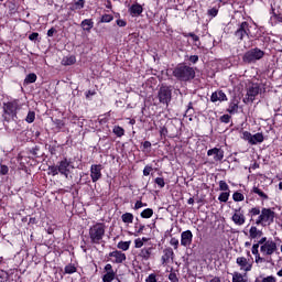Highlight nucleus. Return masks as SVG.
I'll list each match as a JSON object with an SVG mask.
<instances>
[{
	"label": "nucleus",
	"mask_w": 282,
	"mask_h": 282,
	"mask_svg": "<svg viewBox=\"0 0 282 282\" xmlns=\"http://www.w3.org/2000/svg\"><path fill=\"white\" fill-rule=\"evenodd\" d=\"M258 246H260L262 257H272V254L276 252V242L272 239H268L267 237L260 238Z\"/></svg>",
	"instance_id": "1"
},
{
	"label": "nucleus",
	"mask_w": 282,
	"mask_h": 282,
	"mask_svg": "<svg viewBox=\"0 0 282 282\" xmlns=\"http://www.w3.org/2000/svg\"><path fill=\"white\" fill-rule=\"evenodd\" d=\"M173 76L178 80H191V78H195V70L193 67L181 65L173 70Z\"/></svg>",
	"instance_id": "2"
},
{
	"label": "nucleus",
	"mask_w": 282,
	"mask_h": 282,
	"mask_svg": "<svg viewBox=\"0 0 282 282\" xmlns=\"http://www.w3.org/2000/svg\"><path fill=\"white\" fill-rule=\"evenodd\" d=\"M105 224L97 223L89 229V237L93 243H100L105 237Z\"/></svg>",
	"instance_id": "3"
},
{
	"label": "nucleus",
	"mask_w": 282,
	"mask_h": 282,
	"mask_svg": "<svg viewBox=\"0 0 282 282\" xmlns=\"http://www.w3.org/2000/svg\"><path fill=\"white\" fill-rule=\"evenodd\" d=\"M259 94H265V87L259 84H251L247 88L246 98L243 99L245 102H254V99Z\"/></svg>",
	"instance_id": "4"
},
{
	"label": "nucleus",
	"mask_w": 282,
	"mask_h": 282,
	"mask_svg": "<svg viewBox=\"0 0 282 282\" xmlns=\"http://www.w3.org/2000/svg\"><path fill=\"white\" fill-rule=\"evenodd\" d=\"M265 56V53L260 48H251L245 53L242 56L243 63H257V61H261V58Z\"/></svg>",
	"instance_id": "5"
},
{
	"label": "nucleus",
	"mask_w": 282,
	"mask_h": 282,
	"mask_svg": "<svg viewBox=\"0 0 282 282\" xmlns=\"http://www.w3.org/2000/svg\"><path fill=\"white\" fill-rule=\"evenodd\" d=\"M272 221H274V212L270 208H262L256 224L257 226H263V224H272Z\"/></svg>",
	"instance_id": "6"
},
{
	"label": "nucleus",
	"mask_w": 282,
	"mask_h": 282,
	"mask_svg": "<svg viewBox=\"0 0 282 282\" xmlns=\"http://www.w3.org/2000/svg\"><path fill=\"white\" fill-rule=\"evenodd\" d=\"M242 140H246L250 144L254 145V144H261V142H263L264 138H263V133H261V132L252 134L248 131H245V132H242Z\"/></svg>",
	"instance_id": "7"
},
{
	"label": "nucleus",
	"mask_w": 282,
	"mask_h": 282,
	"mask_svg": "<svg viewBox=\"0 0 282 282\" xmlns=\"http://www.w3.org/2000/svg\"><path fill=\"white\" fill-rule=\"evenodd\" d=\"M58 171L61 175H64L66 178L69 177V173L74 171V165L72 164V161H67V159L62 160L58 163Z\"/></svg>",
	"instance_id": "8"
},
{
	"label": "nucleus",
	"mask_w": 282,
	"mask_h": 282,
	"mask_svg": "<svg viewBox=\"0 0 282 282\" xmlns=\"http://www.w3.org/2000/svg\"><path fill=\"white\" fill-rule=\"evenodd\" d=\"M249 34H250V24H248V22H242L237 29V31L235 32V36L239 41H243V37L248 36Z\"/></svg>",
	"instance_id": "9"
},
{
	"label": "nucleus",
	"mask_w": 282,
	"mask_h": 282,
	"mask_svg": "<svg viewBox=\"0 0 282 282\" xmlns=\"http://www.w3.org/2000/svg\"><path fill=\"white\" fill-rule=\"evenodd\" d=\"M159 100L163 105H169L171 102V88L162 86L159 90Z\"/></svg>",
	"instance_id": "10"
},
{
	"label": "nucleus",
	"mask_w": 282,
	"mask_h": 282,
	"mask_svg": "<svg viewBox=\"0 0 282 282\" xmlns=\"http://www.w3.org/2000/svg\"><path fill=\"white\" fill-rule=\"evenodd\" d=\"M3 111L4 113H8V116H17V111H19V101L4 104Z\"/></svg>",
	"instance_id": "11"
},
{
	"label": "nucleus",
	"mask_w": 282,
	"mask_h": 282,
	"mask_svg": "<svg viewBox=\"0 0 282 282\" xmlns=\"http://www.w3.org/2000/svg\"><path fill=\"white\" fill-rule=\"evenodd\" d=\"M193 243V231L186 230L181 234V246H184V248H188Z\"/></svg>",
	"instance_id": "12"
},
{
	"label": "nucleus",
	"mask_w": 282,
	"mask_h": 282,
	"mask_svg": "<svg viewBox=\"0 0 282 282\" xmlns=\"http://www.w3.org/2000/svg\"><path fill=\"white\" fill-rule=\"evenodd\" d=\"M231 220L234 224H236V226H243V224H246V216L241 209H235Z\"/></svg>",
	"instance_id": "13"
},
{
	"label": "nucleus",
	"mask_w": 282,
	"mask_h": 282,
	"mask_svg": "<svg viewBox=\"0 0 282 282\" xmlns=\"http://www.w3.org/2000/svg\"><path fill=\"white\" fill-rule=\"evenodd\" d=\"M104 270L106 272L102 276L104 282H111L116 279V273L113 272V267L111 264H106Z\"/></svg>",
	"instance_id": "14"
},
{
	"label": "nucleus",
	"mask_w": 282,
	"mask_h": 282,
	"mask_svg": "<svg viewBox=\"0 0 282 282\" xmlns=\"http://www.w3.org/2000/svg\"><path fill=\"white\" fill-rule=\"evenodd\" d=\"M102 165H91L90 167V177L93 182H98L102 177Z\"/></svg>",
	"instance_id": "15"
},
{
	"label": "nucleus",
	"mask_w": 282,
	"mask_h": 282,
	"mask_svg": "<svg viewBox=\"0 0 282 282\" xmlns=\"http://www.w3.org/2000/svg\"><path fill=\"white\" fill-rule=\"evenodd\" d=\"M207 155H214L215 162H221L224 160V150L214 148L207 151Z\"/></svg>",
	"instance_id": "16"
},
{
	"label": "nucleus",
	"mask_w": 282,
	"mask_h": 282,
	"mask_svg": "<svg viewBox=\"0 0 282 282\" xmlns=\"http://www.w3.org/2000/svg\"><path fill=\"white\" fill-rule=\"evenodd\" d=\"M236 263L241 268V270H245V272H250V270H252V264H250L248 259L245 257L237 258Z\"/></svg>",
	"instance_id": "17"
},
{
	"label": "nucleus",
	"mask_w": 282,
	"mask_h": 282,
	"mask_svg": "<svg viewBox=\"0 0 282 282\" xmlns=\"http://www.w3.org/2000/svg\"><path fill=\"white\" fill-rule=\"evenodd\" d=\"M109 257H112V259H115V263H124V261H127V254L122 253V251H112L109 253Z\"/></svg>",
	"instance_id": "18"
},
{
	"label": "nucleus",
	"mask_w": 282,
	"mask_h": 282,
	"mask_svg": "<svg viewBox=\"0 0 282 282\" xmlns=\"http://www.w3.org/2000/svg\"><path fill=\"white\" fill-rule=\"evenodd\" d=\"M249 238L251 239H262L263 238V231L256 226H251L249 229Z\"/></svg>",
	"instance_id": "19"
},
{
	"label": "nucleus",
	"mask_w": 282,
	"mask_h": 282,
	"mask_svg": "<svg viewBox=\"0 0 282 282\" xmlns=\"http://www.w3.org/2000/svg\"><path fill=\"white\" fill-rule=\"evenodd\" d=\"M259 248H261L259 242L252 245L251 252L256 257V263H263V261H265V259L261 258V253H259Z\"/></svg>",
	"instance_id": "20"
},
{
	"label": "nucleus",
	"mask_w": 282,
	"mask_h": 282,
	"mask_svg": "<svg viewBox=\"0 0 282 282\" xmlns=\"http://www.w3.org/2000/svg\"><path fill=\"white\" fill-rule=\"evenodd\" d=\"M224 100H228L224 91L219 90V91L213 93L212 102H217V101L224 102Z\"/></svg>",
	"instance_id": "21"
},
{
	"label": "nucleus",
	"mask_w": 282,
	"mask_h": 282,
	"mask_svg": "<svg viewBox=\"0 0 282 282\" xmlns=\"http://www.w3.org/2000/svg\"><path fill=\"white\" fill-rule=\"evenodd\" d=\"M151 254H153V246L144 247L140 252V257L145 261L151 259Z\"/></svg>",
	"instance_id": "22"
},
{
	"label": "nucleus",
	"mask_w": 282,
	"mask_h": 282,
	"mask_svg": "<svg viewBox=\"0 0 282 282\" xmlns=\"http://www.w3.org/2000/svg\"><path fill=\"white\" fill-rule=\"evenodd\" d=\"M129 12L131 17H140V14L143 12V9L140 4L137 3L130 7Z\"/></svg>",
	"instance_id": "23"
},
{
	"label": "nucleus",
	"mask_w": 282,
	"mask_h": 282,
	"mask_svg": "<svg viewBox=\"0 0 282 282\" xmlns=\"http://www.w3.org/2000/svg\"><path fill=\"white\" fill-rule=\"evenodd\" d=\"M164 254L162 256V261L163 263H169V261H171V259H173V249L169 248V249H165L164 251Z\"/></svg>",
	"instance_id": "24"
},
{
	"label": "nucleus",
	"mask_w": 282,
	"mask_h": 282,
	"mask_svg": "<svg viewBox=\"0 0 282 282\" xmlns=\"http://www.w3.org/2000/svg\"><path fill=\"white\" fill-rule=\"evenodd\" d=\"M232 282H248V276H246L239 272H235L232 274Z\"/></svg>",
	"instance_id": "25"
},
{
	"label": "nucleus",
	"mask_w": 282,
	"mask_h": 282,
	"mask_svg": "<svg viewBox=\"0 0 282 282\" xmlns=\"http://www.w3.org/2000/svg\"><path fill=\"white\" fill-rule=\"evenodd\" d=\"M82 28L83 30H85L86 32H90L91 28H94V21L86 19L82 22Z\"/></svg>",
	"instance_id": "26"
},
{
	"label": "nucleus",
	"mask_w": 282,
	"mask_h": 282,
	"mask_svg": "<svg viewBox=\"0 0 282 282\" xmlns=\"http://www.w3.org/2000/svg\"><path fill=\"white\" fill-rule=\"evenodd\" d=\"M123 224H133V214L126 213L121 216Z\"/></svg>",
	"instance_id": "27"
},
{
	"label": "nucleus",
	"mask_w": 282,
	"mask_h": 282,
	"mask_svg": "<svg viewBox=\"0 0 282 282\" xmlns=\"http://www.w3.org/2000/svg\"><path fill=\"white\" fill-rule=\"evenodd\" d=\"M32 83H36V74L34 73L29 74L24 79L25 85H32Z\"/></svg>",
	"instance_id": "28"
},
{
	"label": "nucleus",
	"mask_w": 282,
	"mask_h": 282,
	"mask_svg": "<svg viewBox=\"0 0 282 282\" xmlns=\"http://www.w3.org/2000/svg\"><path fill=\"white\" fill-rule=\"evenodd\" d=\"M74 63H76L75 56H68L62 59V65H74Z\"/></svg>",
	"instance_id": "29"
},
{
	"label": "nucleus",
	"mask_w": 282,
	"mask_h": 282,
	"mask_svg": "<svg viewBox=\"0 0 282 282\" xmlns=\"http://www.w3.org/2000/svg\"><path fill=\"white\" fill-rule=\"evenodd\" d=\"M141 217L143 219H151V217H153V209L151 208H147L141 213Z\"/></svg>",
	"instance_id": "30"
},
{
	"label": "nucleus",
	"mask_w": 282,
	"mask_h": 282,
	"mask_svg": "<svg viewBox=\"0 0 282 282\" xmlns=\"http://www.w3.org/2000/svg\"><path fill=\"white\" fill-rule=\"evenodd\" d=\"M131 246V241H120L118 245H117V248H119V250H129V247Z\"/></svg>",
	"instance_id": "31"
},
{
	"label": "nucleus",
	"mask_w": 282,
	"mask_h": 282,
	"mask_svg": "<svg viewBox=\"0 0 282 282\" xmlns=\"http://www.w3.org/2000/svg\"><path fill=\"white\" fill-rule=\"evenodd\" d=\"M112 132L115 133V135H117L118 138H122V135H124V129L122 127L116 126L112 130Z\"/></svg>",
	"instance_id": "32"
},
{
	"label": "nucleus",
	"mask_w": 282,
	"mask_h": 282,
	"mask_svg": "<svg viewBox=\"0 0 282 282\" xmlns=\"http://www.w3.org/2000/svg\"><path fill=\"white\" fill-rule=\"evenodd\" d=\"M36 119V113L34 111H29L25 120L29 124H32V122H34V120Z\"/></svg>",
	"instance_id": "33"
},
{
	"label": "nucleus",
	"mask_w": 282,
	"mask_h": 282,
	"mask_svg": "<svg viewBox=\"0 0 282 282\" xmlns=\"http://www.w3.org/2000/svg\"><path fill=\"white\" fill-rule=\"evenodd\" d=\"M253 193H256V195H259V197H261L262 199H268V196L265 195V193H263V191H261L259 187H253Z\"/></svg>",
	"instance_id": "34"
},
{
	"label": "nucleus",
	"mask_w": 282,
	"mask_h": 282,
	"mask_svg": "<svg viewBox=\"0 0 282 282\" xmlns=\"http://www.w3.org/2000/svg\"><path fill=\"white\" fill-rule=\"evenodd\" d=\"M113 21V15L105 14L101 17V23H111Z\"/></svg>",
	"instance_id": "35"
},
{
	"label": "nucleus",
	"mask_w": 282,
	"mask_h": 282,
	"mask_svg": "<svg viewBox=\"0 0 282 282\" xmlns=\"http://www.w3.org/2000/svg\"><path fill=\"white\" fill-rule=\"evenodd\" d=\"M228 197H230V193H228V192H223L220 195H219V197H218V199H219V202H228Z\"/></svg>",
	"instance_id": "36"
},
{
	"label": "nucleus",
	"mask_w": 282,
	"mask_h": 282,
	"mask_svg": "<svg viewBox=\"0 0 282 282\" xmlns=\"http://www.w3.org/2000/svg\"><path fill=\"white\" fill-rule=\"evenodd\" d=\"M232 197H234V202H243L245 199L243 194L238 192L234 193Z\"/></svg>",
	"instance_id": "37"
},
{
	"label": "nucleus",
	"mask_w": 282,
	"mask_h": 282,
	"mask_svg": "<svg viewBox=\"0 0 282 282\" xmlns=\"http://www.w3.org/2000/svg\"><path fill=\"white\" fill-rule=\"evenodd\" d=\"M239 109V106L237 104H230L228 108L229 113H235Z\"/></svg>",
	"instance_id": "38"
},
{
	"label": "nucleus",
	"mask_w": 282,
	"mask_h": 282,
	"mask_svg": "<svg viewBox=\"0 0 282 282\" xmlns=\"http://www.w3.org/2000/svg\"><path fill=\"white\" fill-rule=\"evenodd\" d=\"M9 171H10V169L8 167V165H3V164L0 165V174L1 175H8Z\"/></svg>",
	"instance_id": "39"
},
{
	"label": "nucleus",
	"mask_w": 282,
	"mask_h": 282,
	"mask_svg": "<svg viewBox=\"0 0 282 282\" xmlns=\"http://www.w3.org/2000/svg\"><path fill=\"white\" fill-rule=\"evenodd\" d=\"M48 171H50V173H51V175H58V173H61L59 171H58V165L57 166H50L48 167Z\"/></svg>",
	"instance_id": "40"
},
{
	"label": "nucleus",
	"mask_w": 282,
	"mask_h": 282,
	"mask_svg": "<svg viewBox=\"0 0 282 282\" xmlns=\"http://www.w3.org/2000/svg\"><path fill=\"white\" fill-rule=\"evenodd\" d=\"M219 188L220 191H229L228 183H226V181H220Z\"/></svg>",
	"instance_id": "41"
},
{
	"label": "nucleus",
	"mask_w": 282,
	"mask_h": 282,
	"mask_svg": "<svg viewBox=\"0 0 282 282\" xmlns=\"http://www.w3.org/2000/svg\"><path fill=\"white\" fill-rule=\"evenodd\" d=\"M155 184H158V186H160V188H164V185H165L164 178H162V177H156V178H155Z\"/></svg>",
	"instance_id": "42"
},
{
	"label": "nucleus",
	"mask_w": 282,
	"mask_h": 282,
	"mask_svg": "<svg viewBox=\"0 0 282 282\" xmlns=\"http://www.w3.org/2000/svg\"><path fill=\"white\" fill-rule=\"evenodd\" d=\"M74 272H76V268L73 265H68L65 268V273L66 274H74Z\"/></svg>",
	"instance_id": "43"
},
{
	"label": "nucleus",
	"mask_w": 282,
	"mask_h": 282,
	"mask_svg": "<svg viewBox=\"0 0 282 282\" xmlns=\"http://www.w3.org/2000/svg\"><path fill=\"white\" fill-rule=\"evenodd\" d=\"M170 243L175 248V250H177V246H180V240H177L176 238H172L170 240Z\"/></svg>",
	"instance_id": "44"
},
{
	"label": "nucleus",
	"mask_w": 282,
	"mask_h": 282,
	"mask_svg": "<svg viewBox=\"0 0 282 282\" xmlns=\"http://www.w3.org/2000/svg\"><path fill=\"white\" fill-rule=\"evenodd\" d=\"M142 246H144V242L141 240V238L134 240L135 248H142Z\"/></svg>",
	"instance_id": "45"
},
{
	"label": "nucleus",
	"mask_w": 282,
	"mask_h": 282,
	"mask_svg": "<svg viewBox=\"0 0 282 282\" xmlns=\"http://www.w3.org/2000/svg\"><path fill=\"white\" fill-rule=\"evenodd\" d=\"M151 171H153V167L147 165L143 170V175L149 176L151 175Z\"/></svg>",
	"instance_id": "46"
},
{
	"label": "nucleus",
	"mask_w": 282,
	"mask_h": 282,
	"mask_svg": "<svg viewBox=\"0 0 282 282\" xmlns=\"http://www.w3.org/2000/svg\"><path fill=\"white\" fill-rule=\"evenodd\" d=\"M220 121L225 122V124H228V122H230V116L229 115L221 116Z\"/></svg>",
	"instance_id": "47"
},
{
	"label": "nucleus",
	"mask_w": 282,
	"mask_h": 282,
	"mask_svg": "<svg viewBox=\"0 0 282 282\" xmlns=\"http://www.w3.org/2000/svg\"><path fill=\"white\" fill-rule=\"evenodd\" d=\"M143 206H147V204H143L142 200H138L134 205V210H140Z\"/></svg>",
	"instance_id": "48"
},
{
	"label": "nucleus",
	"mask_w": 282,
	"mask_h": 282,
	"mask_svg": "<svg viewBox=\"0 0 282 282\" xmlns=\"http://www.w3.org/2000/svg\"><path fill=\"white\" fill-rule=\"evenodd\" d=\"M75 6L78 10L85 8V0H78Z\"/></svg>",
	"instance_id": "49"
},
{
	"label": "nucleus",
	"mask_w": 282,
	"mask_h": 282,
	"mask_svg": "<svg viewBox=\"0 0 282 282\" xmlns=\"http://www.w3.org/2000/svg\"><path fill=\"white\" fill-rule=\"evenodd\" d=\"M186 36H191L195 43L199 42V36L194 33H188Z\"/></svg>",
	"instance_id": "50"
},
{
	"label": "nucleus",
	"mask_w": 282,
	"mask_h": 282,
	"mask_svg": "<svg viewBox=\"0 0 282 282\" xmlns=\"http://www.w3.org/2000/svg\"><path fill=\"white\" fill-rule=\"evenodd\" d=\"M250 213H251V215H261V209L253 207V208H251Z\"/></svg>",
	"instance_id": "51"
},
{
	"label": "nucleus",
	"mask_w": 282,
	"mask_h": 282,
	"mask_svg": "<svg viewBox=\"0 0 282 282\" xmlns=\"http://www.w3.org/2000/svg\"><path fill=\"white\" fill-rule=\"evenodd\" d=\"M145 281L147 282H158V280L155 279V274H150Z\"/></svg>",
	"instance_id": "52"
},
{
	"label": "nucleus",
	"mask_w": 282,
	"mask_h": 282,
	"mask_svg": "<svg viewBox=\"0 0 282 282\" xmlns=\"http://www.w3.org/2000/svg\"><path fill=\"white\" fill-rule=\"evenodd\" d=\"M262 282H276V279H274V276H267L262 280Z\"/></svg>",
	"instance_id": "53"
},
{
	"label": "nucleus",
	"mask_w": 282,
	"mask_h": 282,
	"mask_svg": "<svg viewBox=\"0 0 282 282\" xmlns=\"http://www.w3.org/2000/svg\"><path fill=\"white\" fill-rule=\"evenodd\" d=\"M169 279H170L172 282H177V274H175V273H170Z\"/></svg>",
	"instance_id": "54"
},
{
	"label": "nucleus",
	"mask_w": 282,
	"mask_h": 282,
	"mask_svg": "<svg viewBox=\"0 0 282 282\" xmlns=\"http://www.w3.org/2000/svg\"><path fill=\"white\" fill-rule=\"evenodd\" d=\"M117 25L119 28H124L127 25V22L124 20H117Z\"/></svg>",
	"instance_id": "55"
},
{
	"label": "nucleus",
	"mask_w": 282,
	"mask_h": 282,
	"mask_svg": "<svg viewBox=\"0 0 282 282\" xmlns=\"http://www.w3.org/2000/svg\"><path fill=\"white\" fill-rule=\"evenodd\" d=\"M30 41H36L39 39V33H32L29 35Z\"/></svg>",
	"instance_id": "56"
},
{
	"label": "nucleus",
	"mask_w": 282,
	"mask_h": 282,
	"mask_svg": "<svg viewBox=\"0 0 282 282\" xmlns=\"http://www.w3.org/2000/svg\"><path fill=\"white\" fill-rule=\"evenodd\" d=\"M191 63H197L199 61V57L197 55H192L189 57Z\"/></svg>",
	"instance_id": "57"
},
{
	"label": "nucleus",
	"mask_w": 282,
	"mask_h": 282,
	"mask_svg": "<svg viewBox=\"0 0 282 282\" xmlns=\"http://www.w3.org/2000/svg\"><path fill=\"white\" fill-rule=\"evenodd\" d=\"M56 34V29L52 28L47 31V36H54Z\"/></svg>",
	"instance_id": "58"
},
{
	"label": "nucleus",
	"mask_w": 282,
	"mask_h": 282,
	"mask_svg": "<svg viewBox=\"0 0 282 282\" xmlns=\"http://www.w3.org/2000/svg\"><path fill=\"white\" fill-rule=\"evenodd\" d=\"M217 9H210L209 11H208V14H210V17H217Z\"/></svg>",
	"instance_id": "59"
},
{
	"label": "nucleus",
	"mask_w": 282,
	"mask_h": 282,
	"mask_svg": "<svg viewBox=\"0 0 282 282\" xmlns=\"http://www.w3.org/2000/svg\"><path fill=\"white\" fill-rule=\"evenodd\" d=\"M143 149H151V143L149 141H144Z\"/></svg>",
	"instance_id": "60"
},
{
	"label": "nucleus",
	"mask_w": 282,
	"mask_h": 282,
	"mask_svg": "<svg viewBox=\"0 0 282 282\" xmlns=\"http://www.w3.org/2000/svg\"><path fill=\"white\" fill-rule=\"evenodd\" d=\"M210 282H221V279H219V278H214V279L210 280Z\"/></svg>",
	"instance_id": "61"
},
{
	"label": "nucleus",
	"mask_w": 282,
	"mask_h": 282,
	"mask_svg": "<svg viewBox=\"0 0 282 282\" xmlns=\"http://www.w3.org/2000/svg\"><path fill=\"white\" fill-rule=\"evenodd\" d=\"M141 241H142L143 245H144V243H147V241H149V238L143 237V238H141Z\"/></svg>",
	"instance_id": "62"
},
{
	"label": "nucleus",
	"mask_w": 282,
	"mask_h": 282,
	"mask_svg": "<svg viewBox=\"0 0 282 282\" xmlns=\"http://www.w3.org/2000/svg\"><path fill=\"white\" fill-rule=\"evenodd\" d=\"M187 204H195V199L189 198V199L187 200Z\"/></svg>",
	"instance_id": "63"
},
{
	"label": "nucleus",
	"mask_w": 282,
	"mask_h": 282,
	"mask_svg": "<svg viewBox=\"0 0 282 282\" xmlns=\"http://www.w3.org/2000/svg\"><path fill=\"white\" fill-rule=\"evenodd\" d=\"M278 276H282V269L278 272Z\"/></svg>",
	"instance_id": "64"
}]
</instances>
